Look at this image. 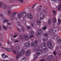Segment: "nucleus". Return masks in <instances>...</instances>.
Returning a JSON list of instances; mask_svg holds the SVG:
<instances>
[{
  "label": "nucleus",
  "instance_id": "f257e3e1",
  "mask_svg": "<svg viewBox=\"0 0 61 61\" xmlns=\"http://www.w3.org/2000/svg\"><path fill=\"white\" fill-rule=\"evenodd\" d=\"M38 46H36L35 48H34V51L35 50L36 51V55H35L34 56V59H36L38 58V56H39L41 55H42L43 54V52L40 50H38Z\"/></svg>",
  "mask_w": 61,
  "mask_h": 61
},
{
  "label": "nucleus",
  "instance_id": "f03ea898",
  "mask_svg": "<svg viewBox=\"0 0 61 61\" xmlns=\"http://www.w3.org/2000/svg\"><path fill=\"white\" fill-rule=\"evenodd\" d=\"M47 40H48L47 38H45L43 39V43L42 45L41 48L43 51H45V52H46V51H48V49L46 48V43H45L46 41Z\"/></svg>",
  "mask_w": 61,
  "mask_h": 61
},
{
  "label": "nucleus",
  "instance_id": "7ed1b4c3",
  "mask_svg": "<svg viewBox=\"0 0 61 61\" xmlns=\"http://www.w3.org/2000/svg\"><path fill=\"white\" fill-rule=\"evenodd\" d=\"M25 54V51L23 50H21V52H18L17 56L16 57V59H18L20 56H22Z\"/></svg>",
  "mask_w": 61,
  "mask_h": 61
},
{
  "label": "nucleus",
  "instance_id": "20e7f679",
  "mask_svg": "<svg viewBox=\"0 0 61 61\" xmlns=\"http://www.w3.org/2000/svg\"><path fill=\"white\" fill-rule=\"evenodd\" d=\"M18 17L19 18H21V16H22L23 18H25L26 16V13L25 12H23L22 14L21 15V14H18L17 15Z\"/></svg>",
  "mask_w": 61,
  "mask_h": 61
},
{
  "label": "nucleus",
  "instance_id": "39448f33",
  "mask_svg": "<svg viewBox=\"0 0 61 61\" xmlns=\"http://www.w3.org/2000/svg\"><path fill=\"white\" fill-rule=\"evenodd\" d=\"M56 28L55 27H53L52 29H50V32H52V33H53V35H52L53 36H56V34H55V33H56Z\"/></svg>",
  "mask_w": 61,
  "mask_h": 61
},
{
  "label": "nucleus",
  "instance_id": "423d86ee",
  "mask_svg": "<svg viewBox=\"0 0 61 61\" xmlns=\"http://www.w3.org/2000/svg\"><path fill=\"white\" fill-rule=\"evenodd\" d=\"M47 45L48 47L49 48H52L53 47V46L52 45V43L51 42H49L47 43Z\"/></svg>",
  "mask_w": 61,
  "mask_h": 61
},
{
  "label": "nucleus",
  "instance_id": "0eeeda50",
  "mask_svg": "<svg viewBox=\"0 0 61 61\" xmlns=\"http://www.w3.org/2000/svg\"><path fill=\"white\" fill-rule=\"evenodd\" d=\"M31 45L32 46H35L37 45V41H35L31 42Z\"/></svg>",
  "mask_w": 61,
  "mask_h": 61
},
{
  "label": "nucleus",
  "instance_id": "6e6552de",
  "mask_svg": "<svg viewBox=\"0 0 61 61\" xmlns=\"http://www.w3.org/2000/svg\"><path fill=\"white\" fill-rule=\"evenodd\" d=\"M38 34L37 35V36L39 37H41V33H42V31L41 30H38Z\"/></svg>",
  "mask_w": 61,
  "mask_h": 61
},
{
  "label": "nucleus",
  "instance_id": "1a4fd4ad",
  "mask_svg": "<svg viewBox=\"0 0 61 61\" xmlns=\"http://www.w3.org/2000/svg\"><path fill=\"white\" fill-rule=\"evenodd\" d=\"M53 57L52 56H49L48 58H47V61H51V60H53Z\"/></svg>",
  "mask_w": 61,
  "mask_h": 61
},
{
  "label": "nucleus",
  "instance_id": "9d476101",
  "mask_svg": "<svg viewBox=\"0 0 61 61\" xmlns=\"http://www.w3.org/2000/svg\"><path fill=\"white\" fill-rule=\"evenodd\" d=\"M0 5L1 6L2 5H4L2 7V8H4V9H5V8H6V7L7 6V5H4L3 3L1 2H0Z\"/></svg>",
  "mask_w": 61,
  "mask_h": 61
},
{
  "label": "nucleus",
  "instance_id": "9b49d317",
  "mask_svg": "<svg viewBox=\"0 0 61 61\" xmlns=\"http://www.w3.org/2000/svg\"><path fill=\"white\" fill-rule=\"evenodd\" d=\"M2 48L3 49H4L5 50H6L7 51H9V52H11L12 51V49L10 48H4V47H2Z\"/></svg>",
  "mask_w": 61,
  "mask_h": 61
},
{
  "label": "nucleus",
  "instance_id": "f8f14e48",
  "mask_svg": "<svg viewBox=\"0 0 61 61\" xmlns=\"http://www.w3.org/2000/svg\"><path fill=\"white\" fill-rule=\"evenodd\" d=\"M44 15L42 14H41L40 15V18L39 19V20H41L42 19H44Z\"/></svg>",
  "mask_w": 61,
  "mask_h": 61
},
{
  "label": "nucleus",
  "instance_id": "ddd939ff",
  "mask_svg": "<svg viewBox=\"0 0 61 61\" xmlns=\"http://www.w3.org/2000/svg\"><path fill=\"white\" fill-rule=\"evenodd\" d=\"M27 16L29 18H30V19H32L33 18L32 15L31 14H28L27 15Z\"/></svg>",
  "mask_w": 61,
  "mask_h": 61
},
{
  "label": "nucleus",
  "instance_id": "4468645a",
  "mask_svg": "<svg viewBox=\"0 0 61 61\" xmlns=\"http://www.w3.org/2000/svg\"><path fill=\"white\" fill-rule=\"evenodd\" d=\"M16 14H17V12H13L12 14V17L13 18V17H14L16 15Z\"/></svg>",
  "mask_w": 61,
  "mask_h": 61
},
{
  "label": "nucleus",
  "instance_id": "2eb2a0df",
  "mask_svg": "<svg viewBox=\"0 0 61 61\" xmlns=\"http://www.w3.org/2000/svg\"><path fill=\"white\" fill-rule=\"evenodd\" d=\"M25 45L27 47H29L30 46V44L28 42H26L25 43Z\"/></svg>",
  "mask_w": 61,
  "mask_h": 61
},
{
  "label": "nucleus",
  "instance_id": "dca6fc26",
  "mask_svg": "<svg viewBox=\"0 0 61 61\" xmlns=\"http://www.w3.org/2000/svg\"><path fill=\"white\" fill-rule=\"evenodd\" d=\"M2 58H3V59H5V58H6V57H8L7 56H6L5 54H2Z\"/></svg>",
  "mask_w": 61,
  "mask_h": 61
},
{
  "label": "nucleus",
  "instance_id": "f3484780",
  "mask_svg": "<svg viewBox=\"0 0 61 61\" xmlns=\"http://www.w3.org/2000/svg\"><path fill=\"white\" fill-rule=\"evenodd\" d=\"M52 21L53 23H55V22H56V17H54L53 18V19H52Z\"/></svg>",
  "mask_w": 61,
  "mask_h": 61
},
{
  "label": "nucleus",
  "instance_id": "a211bd4d",
  "mask_svg": "<svg viewBox=\"0 0 61 61\" xmlns=\"http://www.w3.org/2000/svg\"><path fill=\"white\" fill-rule=\"evenodd\" d=\"M26 54L27 56H29L30 55V51H26Z\"/></svg>",
  "mask_w": 61,
  "mask_h": 61
},
{
  "label": "nucleus",
  "instance_id": "6ab92c4d",
  "mask_svg": "<svg viewBox=\"0 0 61 61\" xmlns=\"http://www.w3.org/2000/svg\"><path fill=\"white\" fill-rule=\"evenodd\" d=\"M57 41L60 43V44H61V40L59 38H57Z\"/></svg>",
  "mask_w": 61,
  "mask_h": 61
},
{
  "label": "nucleus",
  "instance_id": "aec40b11",
  "mask_svg": "<svg viewBox=\"0 0 61 61\" xmlns=\"http://www.w3.org/2000/svg\"><path fill=\"white\" fill-rule=\"evenodd\" d=\"M36 4L33 5V6L32 7V6H30L29 7V8H34V7L36 6Z\"/></svg>",
  "mask_w": 61,
  "mask_h": 61
},
{
  "label": "nucleus",
  "instance_id": "412c9836",
  "mask_svg": "<svg viewBox=\"0 0 61 61\" xmlns=\"http://www.w3.org/2000/svg\"><path fill=\"white\" fill-rule=\"evenodd\" d=\"M16 0H10V3H14L15 2H16Z\"/></svg>",
  "mask_w": 61,
  "mask_h": 61
},
{
  "label": "nucleus",
  "instance_id": "4be33fe9",
  "mask_svg": "<svg viewBox=\"0 0 61 61\" xmlns=\"http://www.w3.org/2000/svg\"><path fill=\"white\" fill-rule=\"evenodd\" d=\"M24 37L25 39H26V40H28V39H29V38H28V36H27L26 35H25V36Z\"/></svg>",
  "mask_w": 61,
  "mask_h": 61
},
{
  "label": "nucleus",
  "instance_id": "5701e85b",
  "mask_svg": "<svg viewBox=\"0 0 61 61\" xmlns=\"http://www.w3.org/2000/svg\"><path fill=\"white\" fill-rule=\"evenodd\" d=\"M43 35H44L47 38L48 37V35L46 33H45L43 34Z\"/></svg>",
  "mask_w": 61,
  "mask_h": 61
},
{
  "label": "nucleus",
  "instance_id": "b1692460",
  "mask_svg": "<svg viewBox=\"0 0 61 61\" xmlns=\"http://www.w3.org/2000/svg\"><path fill=\"white\" fill-rule=\"evenodd\" d=\"M58 10H61V5H59L58 7Z\"/></svg>",
  "mask_w": 61,
  "mask_h": 61
},
{
  "label": "nucleus",
  "instance_id": "393cba45",
  "mask_svg": "<svg viewBox=\"0 0 61 61\" xmlns=\"http://www.w3.org/2000/svg\"><path fill=\"white\" fill-rule=\"evenodd\" d=\"M20 36H21L20 37V39L21 40H24V37L22 36V35H20Z\"/></svg>",
  "mask_w": 61,
  "mask_h": 61
},
{
  "label": "nucleus",
  "instance_id": "a878e982",
  "mask_svg": "<svg viewBox=\"0 0 61 61\" xmlns=\"http://www.w3.org/2000/svg\"><path fill=\"white\" fill-rule=\"evenodd\" d=\"M30 33L31 34L33 35V34H34V32L32 30H30Z\"/></svg>",
  "mask_w": 61,
  "mask_h": 61
},
{
  "label": "nucleus",
  "instance_id": "bb28decb",
  "mask_svg": "<svg viewBox=\"0 0 61 61\" xmlns=\"http://www.w3.org/2000/svg\"><path fill=\"white\" fill-rule=\"evenodd\" d=\"M52 12L54 15H55L56 14V11L55 10H53Z\"/></svg>",
  "mask_w": 61,
  "mask_h": 61
},
{
  "label": "nucleus",
  "instance_id": "cd10ccee",
  "mask_svg": "<svg viewBox=\"0 0 61 61\" xmlns=\"http://www.w3.org/2000/svg\"><path fill=\"white\" fill-rule=\"evenodd\" d=\"M37 25H40L41 24V22L39 21H37Z\"/></svg>",
  "mask_w": 61,
  "mask_h": 61
},
{
  "label": "nucleus",
  "instance_id": "c85d7f7f",
  "mask_svg": "<svg viewBox=\"0 0 61 61\" xmlns=\"http://www.w3.org/2000/svg\"><path fill=\"white\" fill-rule=\"evenodd\" d=\"M8 20L5 19L3 21V22L4 23H5L6 22H8Z\"/></svg>",
  "mask_w": 61,
  "mask_h": 61
},
{
  "label": "nucleus",
  "instance_id": "c756f323",
  "mask_svg": "<svg viewBox=\"0 0 61 61\" xmlns=\"http://www.w3.org/2000/svg\"><path fill=\"white\" fill-rule=\"evenodd\" d=\"M58 21L59 24H60L61 23V20L60 19L58 20Z\"/></svg>",
  "mask_w": 61,
  "mask_h": 61
},
{
  "label": "nucleus",
  "instance_id": "7c9ffc66",
  "mask_svg": "<svg viewBox=\"0 0 61 61\" xmlns=\"http://www.w3.org/2000/svg\"><path fill=\"white\" fill-rule=\"evenodd\" d=\"M11 11L10 10H8V13L9 15H10L11 14Z\"/></svg>",
  "mask_w": 61,
  "mask_h": 61
},
{
  "label": "nucleus",
  "instance_id": "2f4dec72",
  "mask_svg": "<svg viewBox=\"0 0 61 61\" xmlns=\"http://www.w3.org/2000/svg\"><path fill=\"white\" fill-rule=\"evenodd\" d=\"M13 52L14 54H17V53H16V51L15 50H14L13 51Z\"/></svg>",
  "mask_w": 61,
  "mask_h": 61
},
{
  "label": "nucleus",
  "instance_id": "473e14b6",
  "mask_svg": "<svg viewBox=\"0 0 61 61\" xmlns=\"http://www.w3.org/2000/svg\"><path fill=\"white\" fill-rule=\"evenodd\" d=\"M46 29V26H45L44 28H42V29H43L44 30H45Z\"/></svg>",
  "mask_w": 61,
  "mask_h": 61
},
{
  "label": "nucleus",
  "instance_id": "72a5a7b5",
  "mask_svg": "<svg viewBox=\"0 0 61 61\" xmlns=\"http://www.w3.org/2000/svg\"><path fill=\"white\" fill-rule=\"evenodd\" d=\"M16 47L17 48V49H18V50H20V48L19 46H17Z\"/></svg>",
  "mask_w": 61,
  "mask_h": 61
},
{
  "label": "nucleus",
  "instance_id": "f704fd0d",
  "mask_svg": "<svg viewBox=\"0 0 61 61\" xmlns=\"http://www.w3.org/2000/svg\"><path fill=\"white\" fill-rule=\"evenodd\" d=\"M17 29L18 31H19V32H21V30L20 29H19L18 28H17Z\"/></svg>",
  "mask_w": 61,
  "mask_h": 61
},
{
  "label": "nucleus",
  "instance_id": "c9c22d12",
  "mask_svg": "<svg viewBox=\"0 0 61 61\" xmlns=\"http://www.w3.org/2000/svg\"><path fill=\"white\" fill-rule=\"evenodd\" d=\"M2 26L4 29H7V28L4 25H2Z\"/></svg>",
  "mask_w": 61,
  "mask_h": 61
},
{
  "label": "nucleus",
  "instance_id": "e433bc0d",
  "mask_svg": "<svg viewBox=\"0 0 61 61\" xmlns=\"http://www.w3.org/2000/svg\"><path fill=\"white\" fill-rule=\"evenodd\" d=\"M53 54L55 56H56V52L55 51H54L53 52Z\"/></svg>",
  "mask_w": 61,
  "mask_h": 61
},
{
  "label": "nucleus",
  "instance_id": "4c0bfd02",
  "mask_svg": "<svg viewBox=\"0 0 61 61\" xmlns=\"http://www.w3.org/2000/svg\"><path fill=\"white\" fill-rule=\"evenodd\" d=\"M51 20H49L48 21V23L50 25V24H51Z\"/></svg>",
  "mask_w": 61,
  "mask_h": 61
},
{
  "label": "nucleus",
  "instance_id": "58836bf2",
  "mask_svg": "<svg viewBox=\"0 0 61 61\" xmlns=\"http://www.w3.org/2000/svg\"><path fill=\"white\" fill-rule=\"evenodd\" d=\"M19 1L21 3H23V0H19Z\"/></svg>",
  "mask_w": 61,
  "mask_h": 61
},
{
  "label": "nucleus",
  "instance_id": "ea45409f",
  "mask_svg": "<svg viewBox=\"0 0 61 61\" xmlns=\"http://www.w3.org/2000/svg\"><path fill=\"white\" fill-rule=\"evenodd\" d=\"M11 39L12 42H14V39H12V38H11Z\"/></svg>",
  "mask_w": 61,
  "mask_h": 61
},
{
  "label": "nucleus",
  "instance_id": "a19ab883",
  "mask_svg": "<svg viewBox=\"0 0 61 61\" xmlns=\"http://www.w3.org/2000/svg\"><path fill=\"white\" fill-rule=\"evenodd\" d=\"M34 37V36L33 35H31L30 36V38H31V37Z\"/></svg>",
  "mask_w": 61,
  "mask_h": 61
},
{
  "label": "nucleus",
  "instance_id": "79ce46f5",
  "mask_svg": "<svg viewBox=\"0 0 61 61\" xmlns=\"http://www.w3.org/2000/svg\"><path fill=\"white\" fill-rule=\"evenodd\" d=\"M27 29H29L30 28L29 26H28L27 27Z\"/></svg>",
  "mask_w": 61,
  "mask_h": 61
},
{
  "label": "nucleus",
  "instance_id": "37998d69",
  "mask_svg": "<svg viewBox=\"0 0 61 61\" xmlns=\"http://www.w3.org/2000/svg\"><path fill=\"white\" fill-rule=\"evenodd\" d=\"M37 10H38V11H40L41 10V9L39 8L37 9Z\"/></svg>",
  "mask_w": 61,
  "mask_h": 61
},
{
  "label": "nucleus",
  "instance_id": "c03bdc74",
  "mask_svg": "<svg viewBox=\"0 0 61 61\" xmlns=\"http://www.w3.org/2000/svg\"><path fill=\"white\" fill-rule=\"evenodd\" d=\"M16 36H17V35H15L13 37L14 38H15V37H16Z\"/></svg>",
  "mask_w": 61,
  "mask_h": 61
},
{
  "label": "nucleus",
  "instance_id": "a18cd8bd",
  "mask_svg": "<svg viewBox=\"0 0 61 61\" xmlns=\"http://www.w3.org/2000/svg\"><path fill=\"white\" fill-rule=\"evenodd\" d=\"M0 41H3V40L2 39L0 38Z\"/></svg>",
  "mask_w": 61,
  "mask_h": 61
},
{
  "label": "nucleus",
  "instance_id": "49530a36",
  "mask_svg": "<svg viewBox=\"0 0 61 61\" xmlns=\"http://www.w3.org/2000/svg\"><path fill=\"white\" fill-rule=\"evenodd\" d=\"M7 44L8 45H9L10 44V43H9V41H7Z\"/></svg>",
  "mask_w": 61,
  "mask_h": 61
},
{
  "label": "nucleus",
  "instance_id": "de8ad7c7",
  "mask_svg": "<svg viewBox=\"0 0 61 61\" xmlns=\"http://www.w3.org/2000/svg\"><path fill=\"white\" fill-rule=\"evenodd\" d=\"M0 16H1L2 17H3V16H4L2 14H0Z\"/></svg>",
  "mask_w": 61,
  "mask_h": 61
},
{
  "label": "nucleus",
  "instance_id": "09e8293b",
  "mask_svg": "<svg viewBox=\"0 0 61 61\" xmlns=\"http://www.w3.org/2000/svg\"><path fill=\"white\" fill-rule=\"evenodd\" d=\"M21 29L23 32H25V30H24L23 29V28H21Z\"/></svg>",
  "mask_w": 61,
  "mask_h": 61
},
{
  "label": "nucleus",
  "instance_id": "8fccbe9b",
  "mask_svg": "<svg viewBox=\"0 0 61 61\" xmlns=\"http://www.w3.org/2000/svg\"><path fill=\"white\" fill-rule=\"evenodd\" d=\"M11 48H12V49H14V46H11Z\"/></svg>",
  "mask_w": 61,
  "mask_h": 61
},
{
  "label": "nucleus",
  "instance_id": "3c124183",
  "mask_svg": "<svg viewBox=\"0 0 61 61\" xmlns=\"http://www.w3.org/2000/svg\"><path fill=\"white\" fill-rule=\"evenodd\" d=\"M15 42H18V40H17V41H15Z\"/></svg>",
  "mask_w": 61,
  "mask_h": 61
},
{
  "label": "nucleus",
  "instance_id": "603ef678",
  "mask_svg": "<svg viewBox=\"0 0 61 61\" xmlns=\"http://www.w3.org/2000/svg\"><path fill=\"white\" fill-rule=\"evenodd\" d=\"M51 1H53L54 2L56 1V0H51Z\"/></svg>",
  "mask_w": 61,
  "mask_h": 61
},
{
  "label": "nucleus",
  "instance_id": "864d4df0",
  "mask_svg": "<svg viewBox=\"0 0 61 61\" xmlns=\"http://www.w3.org/2000/svg\"><path fill=\"white\" fill-rule=\"evenodd\" d=\"M44 12H45L46 13V10H44Z\"/></svg>",
  "mask_w": 61,
  "mask_h": 61
},
{
  "label": "nucleus",
  "instance_id": "5fc2aeb1",
  "mask_svg": "<svg viewBox=\"0 0 61 61\" xmlns=\"http://www.w3.org/2000/svg\"><path fill=\"white\" fill-rule=\"evenodd\" d=\"M1 25H0V30H1Z\"/></svg>",
  "mask_w": 61,
  "mask_h": 61
},
{
  "label": "nucleus",
  "instance_id": "6e6d98bb",
  "mask_svg": "<svg viewBox=\"0 0 61 61\" xmlns=\"http://www.w3.org/2000/svg\"><path fill=\"white\" fill-rule=\"evenodd\" d=\"M8 25H11V24L9 23H7Z\"/></svg>",
  "mask_w": 61,
  "mask_h": 61
},
{
  "label": "nucleus",
  "instance_id": "4d7b16f0",
  "mask_svg": "<svg viewBox=\"0 0 61 61\" xmlns=\"http://www.w3.org/2000/svg\"><path fill=\"white\" fill-rule=\"evenodd\" d=\"M31 25L33 27L34 26V25H33V23H31Z\"/></svg>",
  "mask_w": 61,
  "mask_h": 61
},
{
  "label": "nucleus",
  "instance_id": "13d9d810",
  "mask_svg": "<svg viewBox=\"0 0 61 61\" xmlns=\"http://www.w3.org/2000/svg\"><path fill=\"white\" fill-rule=\"evenodd\" d=\"M58 48H59V47L58 46L56 48V49H58Z\"/></svg>",
  "mask_w": 61,
  "mask_h": 61
},
{
  "label": "nucleus",
  "instance_id": "bf43d9fd",
  "mask_svg": "<svg viewBox=\"0 0 61 61\" xmlns=\"http://www.w3.org/2000/svg\"><path fill=\"white\" fill-rule=\"evenodd\" d=\"M39 6H40V7H42V6L41 5H39Z\"/></svg>",
  "mask_w": 61,
  "mask_h": 61
},
{
  "label": "nucleus",
  "instance_id": "052dcab7",
  "mask_svg": "<svg viewBox=\"0 0 61 61\" xmlns=\"http://www.w3.org/2000/svg\"><path fill=\"white\" fill-rule=\"evenodd\" d=\"M2 45L1 43H0V46H2Z\"/></svg>",
  "mask_w": 61,
  "mask_h": 61
},
{
  "label": "nucleus",
  "instance_id": "680f3d73",
  "mask_svg": "<svg viewBox=\"0 0 61 61\" xmlns=\"http://www.w3.org/2000/svg\"><path fill=\"white\" fill-rule=\"evenodd\" d=\"M3 61H8L7 60H3Z\"/></svg>",
  "mask_w": 61,
  "mask_h": 61
},
{
  "label": "nucleus",
  "instance_id": "e2e57ef3",
  "mask_svg": "<svg viewBox=\"0 0 61 61\" xmlns=\"http://www.w3.org/2000/svg\"><path fill=\"white\" fill-rule=\"evenodd\" d=\"M12 6H13V7H14V6H15L13 5H12Z\"/></svg>",
  "mask_w": 61,
  "mask_h": 61
},
{
  "label": "nucleus",
  "instance_id": "0e129e2a",
  "mask_svg": "<svg viewBox=\"0 0 61 61\" xmlns=\"http://www.w3.org/2000/svg\"><path fill=\"white\" fill-rule=\"evenodd\" d=\"M43 56H44V57H45V55H44Z\"/></svg>",
  "mask_w": 61,
  "mask_h": 61
},
{
  "label": "nucleus",
  "instance_id": "69168bd1",
  "mask_svg": "<svg viewBox=\"0 0 61 61\" xmlns=\"http://www.w3.org/2000/svg\"><path fill=\"white\" fill-rule=\"evenodd\" d=\"M1 36V34L0 33V36Z\"/></svg>",
  "mask_w": 61,
  "mask_h": 61
},
{
  "label": "nucleus",
  "instance_id": "338daca9",
  "mask_svg": "<svg viewBox=\"0 0 61 61\" xmlns=\"http://www.w3.org/2000/svg\"><path fill=\"white\" fill-rule=\"evenodd\" d=\"M31 40L33 41V40Z\"/></svg>",
  "mask_w": 61,
  "mask_h": 61
},
{
  "label": "nucleus",
  "instance_id": "774afa93",
  "mask_svg": "<svg viewBox=\"0 0 61 61\" xmlns=\"http://www.w3.org/2000/svg\"><path fill=\"white\" fill-rule=\"evenodd\" d=\"M11 28H12V27H11L10 28V29H11Z\"/></svg>",
  "mask_w": 61,
  "mask_h": 61
}]
</instances>
